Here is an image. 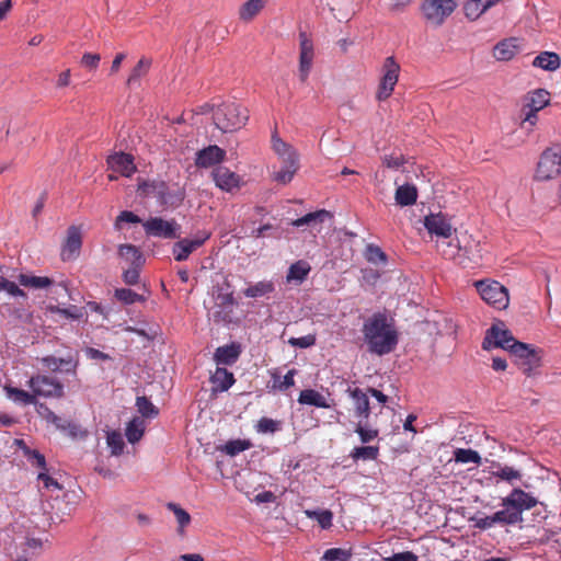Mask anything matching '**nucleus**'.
Here are the masks:
<instances>
[{
    "label": "nucleus",
    "mask_w": 561,
    "mask_h": 561,
    "mask_svg": "<svg viewBox=\"0 0 561 561\" xmlns=\"http://www.w3.org/2000/svg\"><path fill=\"white\" fill-rule=\"evenodd\" d=\"M465 15L471 20H478L485 11L481 4V0H468L463 5Z\"/></svg>",
    "instance_id": "obj_48"
},
{
    "label": "nucleus",
    "mask_w": 561,
    "mask_h": 561,
    "mask_svg": "<svg viewBox=\"0 0 561 561\" xmlns=\"http://www.w3.org/2000/svg\"><path fill=\"white\" fill-rule=\"evenodd\" d=\"M107 164L111 170L123 176L129 178L136 172L134 158L129 153L117 152L107 158Z\"/></svg>",
    "instance_id": "obj_17"
},
{
    "label": "nucleus",
    "mask_w": 561,
    "mask_h": 561,
    "mask_svg": "<svg viewBox=\"0 0 561 561\" xmlns=\"http://www.w3.org/2000/svg\"><path fill=\"white\" fill-rule=\"evenodd\" d=\"M382 69H383V76L381 78V81H380V84L378 88V92H377V99L379 101H383L391 95V93L394 89V85L398 82L400 66L394 60L393 57H387L385 59Z\"/></svg>",
    "instance_id": "obj_13"
},
{
    "label": "nucleus",
    "mask_w": 561,
    "mask_h": 561,
    "mask_svg": "<svg viewBox=\"0 0 561 561\" xmlns=\"http://www.w3.org/2000/svg\"><path fill=\"white\" fill-rule=\"evenodd\" d=\"M311 267L310 264L307 261L300 260L296 263L291 264L288 268V273L286 275V280L288 283H302L307 275L309 274Z\"/></svg>",
    "instance_id": "obj_30"
},
{
    "label": "nucleus",
    "mask_w": 561,
    "mask_h": 561,
    "mask_svg": "<svg viewBox=\"0 0 561 561\" xmlns=\"http://www.w3.org/2000/svg\"><path fill=\"white\" fill-rule=\"evenodd\" d=\"M288 343L295 347L307 348V347L314 345L316 337L311 334H308V335H305L301 337H290L288 340Z\"/></svg>",
    "instance_id": "obj_60"
},
{
    "label": "nucleus",
    "mask_w": 561,
    "mask_h": 561,
    "mask_svg": "<svg viewBox=\"0 0 561 561\" xmlns=\"http://www.w3.org/2000/svg\"><path fill=\"white\" fill-rule=\"evenodd\" d=\"M251 447V443L244 439L229 440L219 449L229 456H236L241 451H244Z\"/></svg>",
    "instance_id": "obj_44"
},
{
    "label": "nucleus",
    "mask_w": 561,
    "mask_h": 561,
    "mask_svg": "<svg viewBox=\"0 0 561 561\" xmlns=\"http://www.w3.org/2000/svg\"><path fill=\"white\" fill-rule=\"evenodd\" d=\"M4 391L7 393V397L14 401L15 403L22 404V405H28V404H37L36 394L34 392H27L25 390L12 387V386H5Z\"/></svg>",
    "instance_id": "obj_29"
},
{
    "label": "nucleus",
    "mask_w": 561,
    "mask_h": 561,
    "mask_svg": "<svg viewBox=\"0 0 561 561\" xmlns=\"http://www.w3.org/2000/svg\"><path fill=\"white\" fill-rule=\"evenodd\" d=\"M24 454L28 457V460L38 468L46 470V460L44 455L37 450H32L28 447H24Z\"/></svg>",
    "instance_id": "obj_59"
},
{
    "label": "nucleus",
    "mask_w": 561,
    "mask_h": 561,
    "mask_svg": "<svg viewBox=\"0 0 561 561\" xmlns=\"http://www.w3.org/2000/svg\"><path fill=\"white\" fill-rule=\"evenodd\" d=\"M211 382L215 385V390L227 391L233 385L234 377L226 368L218 367L211 376Z\"/></svg>",
    "instance_id": "obj_36"
},
{
    "label": "nucleus",
    "mask_w": 561,
    "mask_h": 561,
    "mask_svg": "<svg viewBox=\"0 0 561 561\" xmlns=\"http://www.w3.org/2000/svg\"><path fill=\"white\" fill-rule=\"evenodd\" d=\"M394 198L400 206H411L417 199V190L414 185H401L397 188Z\"/></svg>",
    "instance_id": "obj_34"
},
{
    "label": "nucleus",
    "mask_w": 561,
    "mask_h": 561,
    "mask_svg": "<svg viewBox=\"0 0 561 561\" xmlns=\"http://www.w3.org/2000/svg\"><path fill=\"white\" fill-rule=\"evenodd\" d=\"M347 393L354 401L355 413L362 421L368 420L370 415L369 399L359 388L347 389Z\"/></svg>",
    "instance_id": "obj_21"
},
{
    "label": "nucleus",
    "mask_w": 561,
    "mask_h": 561,
    "mask_svg": "<svg viewBox=\"0 0 561 561\" xmlns=\"http://www.w3.org/2000/svg\"><path fill=\"white\" fill-rule=\"evenodd\" d=\"M508 352L518 359L520 370L527 376H531L535 369L540 366V356L529 344L516 340L510 346Z\"/></svg>",
    "instance_id": "obj_10"
},
{
    "label": "nucleus",
    "mask_w": 561,
    "mask_h": 561,
    "mask_svg": "<svg viewBox=\"0 0 561 561\" xmlns=\"http://www.w3.org/2000/svg\"><path fill=\"white\" fill-rule=\"evenodd\" d=\"M550 102V93L545 89H537L533 92H529L526 98V103L524 105V110L533 108L535 111H540L546 107Z\"/></svg>",
    "instance_id": "obj_26"
},
{
    "label": "nucleus",
    "mask_w": 561,
    "mask_h": 561,
    "mask_svg": "<svg viewBox=\"0 0 561 561\" xmlns=\"http://www.w3.org/2000/svg\"><path fill=\"white\" fill-rule=\"evenodd\" d=\"M282 167L278 170H274L272 173V180L280 185H286L294 179L296 172L299 169V159L283 160Z\"/></svg>",
    "instance_id": "obj_20"
},
{
    "label": "nucleus",
    "mask_w": 561,
    "mask_h": 561,
    "mask_svg": "<svg viewBox=\"0 0 561 561\" xmlns=\"http://www.w3.org/2000/svg\"><path fill=\"white\" fill-rule=\"evenodd\" d=\"M146 428L145 421L141 417H134L126 427V437L130 444L139 442Z\"/></svg>",
    "instance_id": "obj_37"
},
{
    "label": "nucleus",
    "mask_w": 561,
    "mask_h": 561,
    "mask_svg": "<svg viewBox=\"0 0 561 561\" xmlns=\"http://www.w3.org/2000/svg\"><path fill=\"white\" fill-rule=\"evenodd\" d=\"M515 337L512 332L505 328L504 322L496 321L486 330L482 342L483 350L500 347L510 351V346L514 343Z\"/></svg>",
    "instance_id": "obj_12"
},
{
    "label": "nucleus",
    "mask_w": 561,
    "mask_h": 561,
    "mask_svg": "<svg viewBox=\"0 0 561 561\" xmlns=\"http://www.w3.org/2000/svg\"><path fill=\"white\" fill-rule=\"evenodd\" d=\"M265 0H247L239 9V19L251 22L264 8Z\"/></svg>",
    "instance_id": "obj_31"
},
{
    "label": "nucleus",
    "mask_w": 561,
    "mask_h": 561,
    "mask_svg": "<svg viewBox=\"0 0 561 561\" xmlns=\"http://www.w3.org/2000/svg\"><path fill=\"white\" fill-rule=\"evenodd\" d=\"M114 296L117 300L125 305H133L136 301H142V296L138 295L129 288H117L115 289Z\"/></svg>",
    "instance_id": "obj_47"
},
{
    "label": "nucleus",
    "mask_w": 561,
    "mask_h": 561,
    "mask_svg": "<svg viewBox=\"0 0 561 561\" xmlns=\"http://www.w3.org/2000/svg\"><path fill=\"white\" fill-rule=\"evenodd\" d=\"M306 515L309 518L316 519L323 529L330 528L332 526L333 514L329 510L306 511Z\"/></svg>",
    "instance_id": "obj_46"
},
{
    "label": "nucleus",
    "mask_w": 561,
    "mask_h": 561,
    "mask_svg": "<svg viewBox=\"0 0 561 561\" xmlns=\"http://www.w3.org/2000/svg\"><path fill=\"white\" fill-rule=\"evenodd\" d=\"M151 65V58L141 57L136 64V66L133 68L129 77L127 78L126 84L128 87H134L135 84H138L139 80L149 72Z\"/></svg>",
    "instance_id": "obj_33"
},
{
    "label": "nucleus",
    "mask_w": 561,
    "mask_h": 561,
    "mask_svg": "<svg viewBox=\"0 0 561 561\" xmlns=\"http://www.w3.org/2000/svg\"><path fill=\"white\" fill-rule=\"evenodd\" d=\"M141 219L130 210H123L116 217L115 227L116 229H123L125 224H140Z\"/></svg>",
    "instance_id": "obj_52"
},
{
    "label": "nucleus",
    "mask_w": 561,
    "mask_h": 561,
    "mask_svg": "<svg viewBox=\"0 0 561 561\" xmlns=\"http://www.w3.org/2000/svg\"><path fill=\"white\" fill-rule=\"evenodd\" d=\"M274 284L268 280L259 282L244 289L243 294L249 298H259L274 291Z\"/></svg>",
    "instance_id": "obj_38"
},
{
    "label": "nucleus",
    "mask_w": 561,
    "mask_h": 561,
    "mask_svg": "<svg viewBox=\"0 0 561 561\" xmlns=\"http://www.w3.org/2000/svg\"><path fill=\"white\" fill-rule=\"evenodd\" d=\"M260 433H274L279 428V423L268 417H262L256 425Z\"/></svg>",
    "instance_id": "obj_58"
},
{
    "label": "nucleus",
    "mask_w": 561,
    "mask_h": 561,
    "mask_svg": "<svg viewBox=\"0 0 561 561\" xmlns=\"http://www.w3.org/2000/svg\"><path fill=\"white\" fill-rule=\"evenodd\" d=\"M364 340L368 351L382 356L391 353L398 344V332L392 318L376 312L363 325Z\"/></svg>",
    "instance_id": "obj_1"
},
{
    "label": "nucleus",
    "mask_w": 561,
    "mask_h": 561,
    "mask_svg": "<svg viewBox=\"0 0 561 561\" xmlns=\"http://www.w3.org/2000/svg\"><path fill=\"white\" fill-rule=\"evenodd\" d=\"M71 438H83L87 436V431L82 430L80 425L69 421L65 431Z\"/></svg>",
    "instance_id": "obj_61"
},
{
    "label": "nucleus",
    "mask_w": 561,
    "mask_h": 561,
    "mask_svg": "<svg viewBox=\"0 0 561 561\" xmlns=\"http://www.w3.org/2000/svg\"><path fill=\"white\" fill-rule=\"evenodd\" d=\"M352 553L341 548L328 549L323 557V561H350Z\"/></svg>",
    "instance_id": "obj_51"
},
{
    "label": "nucleus",
    "mask_w": 561,
    "mask_h": 561,
    "mask_svg": "<svg viewBox=\"0 0 561 561\" xmlns=\"http://www.w3.org/2000/svg\"><path fill=\"white\" fill-rule=\"evenodd\" d=\"M378 456L379 448L377 446L355 447L351 453L354 460H376Z\"/></svg>",
    "instance_id": "obj_41"
},
{
    "label": "nucleus",
    "mask_w": 561,
    "mask_h": 561,
    "mask_svg": "<svg viewBox=\"0 0 561 561\" xmlns=\"http://www.w3.org/2000/svg\"><path fill=\"white\" fill-rule=\"evenodd\" d=\"M101 61L100 54L84 53L81 57L80 64L89 70H96Z\"/></svg>",
    "instance_id": "obj_57"
},
{
    "label": "nucleus",
    "mask_w": 561,
    "mask_h": 561,
    "mask_svg": "<svg viewBox=\"0 0 561 561\" xmlns=\"http://www.w3.org/2000/svg\"><path fill=\"white\" fill-rule=\"evenodd\" d=\"M364 256L375 265H386L387 263V255L381 251V248H366Z\"/></svg>",
    "instance_id": "obj_49"
},
{
    "label": "nucleus",
    "mask_w": 561,
    "mask_h": 561,
    "mask_svg": "<svg viewBox=\"0 0 561 561\" xmlns=\"http://www.w3.org/2000/svg\"><path fill=\"white\" fill-rule=\"evenodd\" d=\"M424 226L431 236L449 238L455 229L450 220L442 213L430 214L424 218Z\"/></svg>",
    "instance_id": "obj_15"
},
{
    "label": "nucleus",
    "mask_w": 561,
    "mask_h": 561,
    "mask_svg": "<svg viewBox=\"0 0 561 561\" xmlns=\"http://www.w3.org/2000/svg\"><path fill=\"white\" fill-rule=\"evenodd\" d=\"M123 268V280L126 285L133 286L139 283V273L142 267H125Z\"/></svg>",
    "instance_id": "obj_55"
},
{
    "label": "nucleus",
    "mask_w": 561,
    "mask_h": 561,
    "mask_svg": "<svg viewBox=\"0 0 561 561\" xmlns=\"http://www.w3.org/2000/svg\"><path fill=\"white\" fill-rule=\"evenodd\" d=\"M334 216L327 209H318L308 213L300 218L290 221V225L301 232H309L313 237L322 231H329L333 227Z\"/></svg>",
    "instance_id": "obj_4"
},
{
    "label": "nucleus",
    "mask_w": 561,
    "mask_h": 561,
    "mask_svg": "<svg viewBox=\"0 0 561 561\" xmlns=\"http://www.w3.org/2000/svg\"><path fill=\"white\" fill-rule=\"evenodd\" d=\"M42 363L46 368L56 373L64 370L66 373H76V368L78 366V362L72 357L68 358H58L55 356H46L42 359Z\"/></svg>",
    "instance_id": "obj_23"
},
{
    "label": "nucleus",
    "mask_w": 561,
    "mask_h": 561,
    "mask_svg": "<svg viewBox=\"0 0 561 561\" xmlns=\"http://www.w3.org/2000/svg\"><path fill=\"white\" fill-rule=\"evenodd\" d=\"M295 369L288 370L287 374L284 376L283 380L278 385H274V387L278 388L279 390H287L288 388L293 387L295 385Z\"/></svg>",
    "instance_id": "obj_63"
},
{
    "label": "nucleus",
    "mask_w": 561,
    "mask_h": 561,
    "mask_svg": "<svg viewBox=\"0 0 561 561\" xmlns=\"http://www.w3.org/2000/svg\"><path fill=\"white\" fill-rule=\"evenodd\" d=\"M405 158L403 154H386L382 158V164L388 169L399 170L404 163Z\"/></svg>",
    "instance_id": "obj_56"
},
{
    "label": "nucleus",
    "mask_w": 561,
    "mask_h": 561,
    "mask_svg": "<svg viewBox=\"0 0 561 561\" xmlns=\"http://www.w3.org/2000/svg\"><path fill=\"white\" fill-rule=\"evenodd\" d=\"M457 8L455 0H423L421 12L427 24L440 26Z\"/></svg>",
    "instance_id": "obj_6"
},
{
    "label": "nucleus",
    "mask_w": 561,
    "mask_h": 561,
    "mask_svg": "<svg viewBox=\"0 0 561 561\" xmlns=\"http://www.w3.org/2000/svg\"><path fill=\"white\" fill-rule=\"evenodd\" d=\"M136 407H137V410L138 412L144 416V417H154L159 414V410L157 407H154L151 401L142 396V397H137L136 399Z\"/></svg>",
    "instance_id": "obj_43"
},
{
    "label": "nucleus",
    "mask_w": 561,
    "mask_h": 561,
    "mask_svg": "<svg viewBox=\"0 0 561 561\" xmlns=\"http://www.w3.org/2000/svg\"><path fill=\"white\" fill-rule=\"evenodd\" d=\"M517 51L516 38H508L495 45L493 55L497 60H511Z\"/></svg>",
    "instance_id": "obj_27"
},
{
    "label": "nucleus",
    "mask_w": 561,
    "mask_h": 561,
    "mask_svg": "<svg viewBox=\"0 0 561 561\" xmlns=\"http://www.w3.org/2000/svg\"><path fill=\"white\" fill-rule=\"evenodd\" d=\"M214 305L208 309V317L215 323H230L234 308V299L232 293H224L221 288H217L213 293Z\"/></svg>",
    "instance_id": "obj_7"
},
{
    "label": "nucleus",
    "mask_w": 561,
    "mask_h": 561,
    "mask_svg": "<svg viewBox=\"0 0 561 561\" xmlns=\"http://www.w3.org/2000/svg\"><path fill=\"white\" fill-rule=\"evenodd\" d=\"M19 283L22 286L31 287V288H46L50 286L54 282L51 278L46 276H31L21 274L19 276Z\"/></svg>",
    "instance_id": "obj_39"
},
{
    "label": "nucleus",
    "mask_w": 561,
    "mask_h": 561,
    "mask_svg": "<svg viewBox=\"0 0 561 561\" xmlns=\"http://www.w3.org/2000/svg\"><path fill=\"white\" fill-rule=\"evenodd\" d=\"M213 179L216 185L226 192H231L240 185V176L227 167H217L213 171Z\"/></svg>",
    "instance_id": "obj_18"
},
{
    "label": "nucleus",
    "mask_w": 561,
    "mask_h": 561,
    "mask_svg": "<svg viewBox=\"0 0 561 561\" xmlns=\"http://www.w3.org/2000/svg\"><path fill=\"white\" fill-rule=\"evenodd\" d=\"M82 230L79 226H70L67 230L65 245H81Z\"/></svg>",
    "instance_id": "obj_54"
},
{
    "label": "nucleus",
    "mask_w": 561,
    "mask_h": 561,
    "mask_svg": "<svg viewBox=\"0 0 561 561\" xmlns=\"http://www.w3.org/2000/svg\"><path fill=\"white\" fill-rule=\"evenodd\" d=\"M472 520H474V526L479 529H489L495 525L493 515L479 518L473 517Z\"/></svg>",
    "instance_id": "obj_64"
},
{
    "label": "nucleus",
    "mask_w": 561,
    "mask_h": 561,
    "mask_svg": "<svg viewBox=\"0 0 561 561\" xmlns=\"http://www.w3.org/2000/svg\"><path fill=\"white\" fill-rule=\"evenodd\" d=\"M226 151L216 145H210L196 153L195 164L199 168H209L225 159Z\"/></svg>",
    "instance_id": "obj_19"
},
{
    "label": "nucleus",
    "mask_w": 561,
    "mask_h": 561,
    "mask_svg": "<svg viewBox=\"0 0 561 561\" xmlns=\"http://www.w3.org/2000/svg\"><path fill=\"white\" fill-rule=\"evenodd\" d=\"M443 256L463 268L478 266L482 257L479 248H449V251H444Z\"/></svg>",
    "instance_id": "obj_14"
},
{
    "label": "nucleus",
    "mask_w": 561,
    "mask_h": 561,
    "mask_svg": "<svg viewBox=\"0 0 561 561\" xmlns=\"http://www.w3.org/2000/svg\"><path fill=\"white\" fill-rule=\"evenodd\" d=\"M145 233L149 237L162 239H178L181 237V226L174 220L161 217H151L142 222Z\"/></svg>",
    "instance_id": "obj_11"
},
{
    "label": "nucleus",
    "mask_w": 561,
    "mask_h": 561,
    "mask_svg": "<svg viewBox=\"0 0 561 561\" xmlns=\"http://www.w3.org/2000/svg\"><path fill=\"white\" fill-rule=\"evenodd\" d=\"M493 467L496 468V470L492 472V476L510 484H514L516 481L522 480L523 474L518 469L510 466H502L501 463H493Z\"/></svg>",
    "instance_id": "obj_35"
},
{
    "label": "nucleus",
    "mask_w": 561,
    "mask_h": 561,
    "mask_svg": "<svg viewBox=\"0 0 561 561\" xmlns=\"http://www.w3.org/2000/svg\"><path fill=\"white\" fill-rule=\"evenodd\" d=\"M537 505V500L519 488L502 500L503 510L493 514L495 524L502 526L515 525L523 522V512Z\"/></svg>",
    "instance_id": "obj_2"
},
{
    "label": "nucleus",
    "mask_w": 561,
    "mask_h": 561,
    "mask_svg": "<svg viewBox=\"0 0 561 561\" xmlns=\"http://www.w3.org/2000/svg\"><path fill=\"white\" fill-rule=\"evenodd\" d=\"M355 432L358 434L359 439L363 444H367L374 440L378 436V431L375 428H369L364 425V421L359 420L356 424Z\"/></svg>",
    "instance_id": "obj_50"
},
{
    "label": "nucleus",
    "mask_w": 561,
    "mask_h": 561,
    "mask_svg": "<svg viewBox=\"0 0 561 561\" xmlns=\"http://www.w3.org/2000/svg\"><path fill=\"white\" fill-rule=\"evenodd\" d=\"M298 402L300 404L313 405L317 408H330L331 404L328 402L327 398L322 396L320 392L313 389L302 390L299 394Z\"/></svg>",
    "instance_id": "obj_32"
},
{
    "label": "nucleus",
    "mask_w": 561,
    "mask_h": 561,
    "mask_svg": "<svg viewBox=\"0 0 561 561\" xmlns=\"http://www.w3.org/2000/svg\"><path fill=\"white\" fill-rule=\"evenodd\" d=\"M481 298L496 309H505L508 306L510 298L507 289L497 282L479 280L476 284Z\"/></svg>",
    "instance_id": "obj_8"
},
{
    "label": "nucleus",
    "mask_w": 561,
    "mask_h": 561,
    "mask_svg": "<svg viewBox=\"0 0 561 561\" xmlns=\"http://www.w3.org/2000/svg\"><path fill=\"white\" fill-rule=\"evenodd\" d=\"M213 121L222 133H233L247 125L249 111L239 103L224 102L214 110Z\"/></svg>",
    "instance_id": "obj_3"
},
{
    "label": "nucleus",
    "mask_w": 561,
    "mask_h": 561,
    "mask_svg": "<svg viewBox=\"0 0 561 561\" xmlns=\"http://www.w3.org/2000/svg\"><path fill=\"white\" fill-rule=\"evenodd\" d=\"M167 507L172 511L181 528L187 526L191 522L190 514L175 503H169Z\"/></svg>",
    "instance_id": "obj_53"
},
{
    "label": "nucleus",
    "mask_w": 561,
    "mask_h": 561,
    "mask_svg": "<svg viewBox=\"0 0 561 561\" xmlns=\"http://www.w3.org/2000/svg\"><path fill=\"white\" fill-rule=\"evenodd\" d=\"M240 353V346L236 343H231L218 347L214 354V359L218 365H232L238 360Z\"/></svg>",
    "instance_id": "obj_24"
},
{
    "label": "nucleus",
    "mask_w": 561,
    "mask_h": 561,
    "mask_svg": "<svg viewBox=\"0 0 561 561\" xmlns=\"http://www.w3.org/2000/svg\"><path fill=\"white\" fill-rule=\"evenodd\" d=\"M339 4L340 3H335L334 5H332L330 8L332 14L340 22L348 21L354 14L352 1L351 0H342L341 5H339Z\"/></svg>",
    "instance_id": "obj_40"
},
{
    "label": "nucleus",
    "mask_w": 561,
    "mask_h": 561,
    "mask_svg": "<svg viewBox=\"0 0 561 561\" xmlns=\"http://www.w3.org/2000/svg\"><path fill=\"white\" fill-rule=\"evenodd\" d=\"M106 443L111 448L112 455L119 456L123 453L125 443L119 432L113 431L107 433Z\"/></svg>",
    "instance_id": "obj_45"
},
{
    "label": "nucleus",
    "mask_w": 561,
    "mask_h": 561,
    "mask_svg": "<svg viewBox=\"0 0 561 561\" xmlns=\"http://www.w3.org/2000/svg\"><path fill=\"white\" fill-rule=\"evenodd\" d=\"M417 556L412 551H404L393 553L392 556L385 559V561H417Z\"/></svg>",
    "instance_id": "obj_62"
},
{
    "label": "nucleus",
    "mask_w": 561,
    "mask_h": 561,
    "mask_svg": "<svg viewBox=\"0 0 561 561\" xmlns=\"http://www.w3.org/2000/svg\"><path fill=\"white\" fill-rule=\"evenodd\" d=\"M118 257L121 266L125 267H142L146 262L139 248H119Z\"/></svg>",
    "instance_id": "obj_22"
},
{
    "label": "nucleus",
    "mask_w": 561,
    "mask_h": 561,
    "mask_svg": "<svg viewBox=\"0 0 561 561\" xmlns=\"http://www.w3.org/2000/svg\"><path fill=\"white\" fill-rule=\"evenodd\" d=\"M272 148L282 161L299 159L296 150L289 144L280 139L276 133L272 135Z\"/></svg>",
    "instance_id": "obj_28"
},
{
    "label": "nucleus",
    "mask_w": 561,
    "mask_h": 561,
    "mask_svg": "<svg viewBox=\"0 0 561 561\" xmlns=\"http://www.w3.org/2000/svg\"><path fill=\"white\" fill-rule=\"evenodd\" d=\"M561 173V146L554 145L543 150L535 170V180L549 181Z\"/></svg>",
    "instance_id": "obj_5"
},
{
    "label": "nucleus",
    "mask_w": 561,
    "mask_h": 561,
    "mask_svg": "<svg viewBox=\"0 0 561 561\" xmlns=\"http://www.w3.org/2000/svg\"><path fill=\"white\" fill-rule=\"evenodd\" d=\"M27 386L34 394L43 398H62L65 394L64 385L54 377L37 374L27 380Z\"/></svg>",
    "instance_id": "obj_9"
},
{
    "label": "nucleus",
    "mask_w": 561,
    "mask_h": 561,
    "mask_svg": "<svg viewBox=\"0 0 561 561\" xmlns=\"http://www.w3.org/2000/svg\"><path fill=\"white\" fill-rule=\"evenodd\" d=\"M300 54H299V78L301 82H306L312 66L314 56L312 41L308 38L306 33L299 34Z\"/></svg>",
    "instance_id": "obj_16"
},
{
    "label": "nucleus",
    "mask_w": 561,
    "mask_h": 561,
    "mask_svg": "<svg viewBox=\"0 0 561 561\" xmlns=\"http://www.w3.org/2000/svg\"><path fill=\"white\" fill-rule=\"evenodd\" d=\"M454 459L456 462L468 463L473 462L476 465L481 463V456L473 449L458 448L454 453Z\"/></svg>",
    "instance_id": "obj_42"
},
{
    "label": "nucleus",
    "mask_w": 561,
    "mask_h": 561,
    "mask_svg": "<svg viewBox=\"0 0 561 561\" xmlns=\"http://www.w3.org/2000/svg\"><path fill=\"white\" fill-rule=\"evenodd\" d=\"M561 59L557 53L542 51L535 57L533 66L548 71H556L560 68Z\"/></svg>",
    "instance_id": "obj_25"
}]
</instances>
